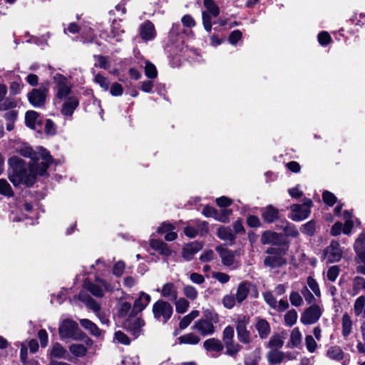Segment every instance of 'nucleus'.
<instances>
[{
	"mask_svg": "<svg viewBox=\"0 0 365 365\" xmlns=\"http://www.w3.org/2000/svg\"><path fill=\"white\" fill-rule=\"evenodd\" d=\"M307 284L317 297H320L321 292L319 284L312 277L309 276L307 277Z\"/></svg>",
	"mask_w": 365,
	"mask_h": 365,
	"instance_id": "nucleus-53",
	"label": "nucleus"
},
{
	"mask_svg": "<svg viewBox=\"0 0 365 365\" xmlns=\"http://www.w3.org/2000/svg\"><path fill=\"white\" fill-rule=\"evenodd\" d=\"M175 301V309L178 313L183 314L187 312V310L189 307L190 303L186 299L181 297V298H179L178 299H177Z\"/></svg>",
	"mask_w": 365,
	"mask_h": 365,
	"instance_id": "nucleus-44",
	"label": "nucleus"
},
{
	"mask_svg": "<svg viewBox=\"0 0 365 365\" xmlns=\"http://www.w3.org/2000/svg\"><path fill=\"white\" fill-rule=\"evenodd\" d=\"M14 147L16 153L24 157L31 158L34 163L41 160L39 164L41 165L40 171L38 172L41 178L47 176V169L53 162L49 151L43 147H37L36 150H34L26 143H21L20 142L16 143Z\"/></svg>",
	"mask_w": 365,
	"mask_h": 365,
	"instance_id": "nucleus-2",
	"label": "nucleus"
},
{
	"mask_svg": "<svg viewBox=\"0 0 365 365\" xmlns=\"http://www.w3.org/2000/svg\"><path fill=\"white\" fill-rule=\"evenodd\" d=\"M322 314V309L318 304H312L302 314L300 322L305 325L314 324L319 319Z\"/></svg>",
	"mask_w": 365,
	"mask_h": 365,
	"instance_id": "nucleus-10",
	"label": "nucleus"
},
{
	"mask_svg": "<svg viewBox=\"0 0 365 365\" xmlns=\"http://www.w3.org/2000/svg\"><path fill=\"white\" fill-rule=\"evenodd\" d=\"M66 350L59 343H56L53 345L51 351V358H65Z\"/></svg>",
	"mask_w": 365,
	"mask_h": 365,
	"instance_id": "nucleus-41",
	"label": "nucleus"
},
{
	"mask_svg": "<svg viewBox=\"0 0 365 365\" xmlns=\"http://www.w3.org/2000/svg\"><path fill=\"white\" fill-rule=\"evenodd\" d=\"M356 257L361 262H365V232L360 234L354 245Z\"/></svg>",
	"mask_w": 365,
	"mask_h": 365,
	"instance_id": "nucleus-22",
	"label": "nucleus"
},
{
	"mask_svg": "<svg viewBox=\"0 0 365 365\" xmlns=\"http://www.w3.org/2000/svg\"><path fill=\"white\" fill-rule=\"evenodd\" d=\"M289 301L292 306L301 307L304 304L302 295L297 291H292L289 294Z\"/></svg>",
	"mask_w": 365,
	"mask_h": 365,
	"instance_id": "nucleus-48",
	"label": "nucleus"
},
{
	"mask_svg": "<svg viewBox=\"0 0 365 365\" xmlns=\"http://www.w3.org/2000/svg\"><path fill=\"white\" fill-rule=\"evenodd\" d=\"M48 92L46 87L34 88L28 93V100L34 107L41 108L45 105Z\"/></svg>",
	"mask_w": 365,
	"mask_h": 365,
	"instance_id": "nucleus-11",
	"label": "nucleus"
},
{
	"mask_svg": "<svg viewBox=\"0 0 365 365\" xmlns=\"http://www.w3.org/2000/svg\"><path fill=\"white\" fill-rule=\"evenodd\" d=\"M202 314L205 320H208L212 324H217L220 322L219 314L212 309H202Z\"/></svg>",
	"mask_w": 365,
	"mask_h": 365,
	"instance_id": "nucleus-40",
	"label": "nucleus"
},
{
	"mask_svg": "<svg viewBox=\"0 0 365 365\" xmlns=\"http://www.w3.org/2000/svg\"><path fill=\"white\" fill-rule=\"evenodd\" d=\"M150 245L152 249L158 251L162 255L170 256L171 255V250L168 245L161 240L152 239L150 241Z\"/></svg>",
	"mask_w": 365,
	"mask_h": 365,
	"instance_id": "nucleus-27",
	"label": "nucleus"
},
{
	"mask_svg": "<svg viewBox=\"0 0 365 365\" xmlns=\"http://www.w3.org/2000/svg\"><path fill=\"white\" fill-rule=\"evenodd\" d=\"M145 324V322L141 317L130 314L123 322V327L136 339L143 334Z\"/></svg>",
	"mask_w": 365,
	"mask_h": 365,
	"instance_id": "nucleus-7",
	"label": "nucleus"
},
{
	"mask_svg": "<svg viewBox=\"0 0 365 365\" xmlns=\"http://www.w3.org/2000/svg\"><path fill=\"white\" fill-rule=\"evenodd\" d=\"M151 297L149 294L142 292L140 297L135 301L133 307L131 309L130 314H137L141 312L149 304Z\"/></svg>",
	"mask_w": 365,
	"mask_h": 365,
	"instance_id": "nucleus-20",
	"label": "nucleus"
},
{
	"mask_svg": "<svg viewBox=\"0 0 365 365\" xmlns=\"http://www.w3.org/2000/svg\"><path fill=\"white\" fill-rule=\"evenodd\" d=\"M217 237L222 240H229L233 242L235 239V235L228 227H220L217 232Z\"/></svg>",
	"mask_w": 365,
	"mask_h": 365,
	"instance_id": "nucleus-35",
	"label": "nucleus"
},
{
	"mask_svg": "<svg viewBox=\"0 0 365 365\" xmlns=\"http://www.w3.org/2000/svg\"><path fill=\"white\" fill-rule=\"evenodd\" d=\"M84 287L96 297H102L103 296L102 288L89 280H85Z\"/></svg>",
	"mask_w": 365,
	"mask_h": 365,
	"instance_id": "nucleus-36",
	"label": "nucleus"
},
{
	"mask_svg": "<svg viewBox=\"0 0 365 365\" xmlns=\"http://www.w3.org/2000/svg\"><path fill=\"white\" fill-rule=\"evenodd\" d=\"M312 205V201L306 197L303 199V203L302 205H292L290 207V218L294 221H302L307 218L311 213V207Z\"/></svg>",
	"mask_w": 365,
	"mask_h": 365,
	"instance_id": "nucleus-8",
	"label": "nucleus"
},
{
	"mask_svg": "<svg viewBox=\"0 0 365 365\" xmlns=\"http://www.w3.org/2000/svg\"><path fill=\"white\" fill-rule=\"evenodd\" d=\"M286 226L284 227V232L285 235L297 237L299 235V232L294 225L289 224L287 221L285 222Z\"/></svg>",
	"mask_w": 365,
	"mask_h": 365,
	"instance_id": "nucleus-56",
	"label": "nucleus"
},
{
	"mask_svg": "<svg viewBox=\"0 0 365 365\" xmlns=\"http://www.w3.org/2000/svg\"><path fill=\"white\" fill-rule=\"evenodd\" d=\"M200 315L198 310H192L190 313L183 317L179 323V327L180 329H185L192 322V321L197 318Z\"/></svg>",
	"mask_w": 365,
	"mask_h": 365,
	"instance_id": "nucleus-37",
	"label": "nucleus"
},
{
	"mask_svg": "<svg viewBox=\"0 0 365 365\" xmlns=\"http://www.w3.org/2000/svg\"><path fill=\"white\" fill-rule=\"evenodd\" d=\"M255 328L261 339H266L269 335L271 328L268 322L264 319H259L255 324Z\"/></svg>",
	"mask_w": 365,
	"mask_h": 365,
	"instance_id": "nucleus-28",
	"label": "nucleus"
},
{
	"mask_svg": "<svg viewBox=\"0 0 365 365\" xmlns=\"http://www.w3.org/2000/svg\"><path fill=\"white\" fill-rule=\"evenodd\" d=\"M145 74L148 78H155L158 76L156 67L148 61H145Z\"/></svg>",
	"mask_w": 365,
	"mask_h": 365,
	"instance_id": "nucleus-46",
	"label": "nucleus"
},
{
	"mask_svg": "<svg viewBox=\"0 0 365 365\" xmlns=\"http://www.w3.org/2000/svg\"><path fill=\"white\" fill-rule=\"evenodd\" d=\"M327 356L333 360L340 361L344 358V352L338 346H333L328 349Z\"/></svg>",
	"mask_w": 365,
	"mask_h": 365,
	"instance_id": "nucleus-38",
	"label": "nucleus"
},
{
	"mask_svg": "<svg viewBox=\"0 0 365 365\" xmlns=\"http://www.w3.org/2000/svg\"><path fill=\"white\" fill-rule=\"evenodd\" d=\"M115 339L123 345H129L130 344V339L129 337L123 331H118L115 333Z\"/></svg>",
	"mask_w": 365,
	"mask_h": 365,
	"instance_id": "nucleus-61",
	"label": "nucleus"
},
{
	"mask_svg": "<svg viewBox=\"0 0 365 365\" xmlns=\"http://www.w3.org/2000/svg\"><path fill=\"white\" fill-rule=\"evenodd\" d=\"M250 283L247 282H243L238 285L236 293V300L239 303L242 302L247 298L250 292Z\"/></svg>",
	"mask_w": 365,
	"mask_h": 365,
	"instance_id": "nucleus-29",
	"label": "nucleus"
},
{
	"mask_svg": "<svg viewBox=\"0 0 365 365\" xmlns=\"http://www.w3.org/2000/svg\"><path fill=\"white\" fill-rule=\"evenodd\" d=\"M322 199L324 202L329 205L332 206L336 201L335 195L329 191H324L322 194Z\"/></svg>",
	"mask_w": 365,
	"mask_h": 365,
	"instance_id": "nucleus-62",
	"label": "nucleus"
},
{
	"mask_svg": "<svg viewBox=\"0 0 365 365\" xmlns=\"http://www.w3.org/2000/svg\"><path fill=\"white\" fill-rule=\"evenodd\" d=\"M364 308H365V297L361 296V297H358L354 302V311L356 316H357V317L359 316L363 312V311H364Z\"/></svg>",
	"mask_w": 365,
	"mask_h": 365,
	"instance_id": "nucleus-47",
	"label": "nucleus"
},
{
	"mask_svg": "<svg viewBox=\"0 0 365 365\" xmlns=\"http://www.w3.org/2000/svg\"><path fill=\"white\" fill-rule=\"evenodd\" d=\"M361 331L364 342H358L356 349L360 354H364L365 353V321L361 325Z\"/></svg>",
	"mask_w": 365,
	"mask_h": 365,
	"instance_id": "nucleus-64",
	"label": "nucleus"
},
{
	"mask_svg": "<svg viewBox=\"0 0 365 365\" xmlns=\"http://www.w3.org/2000/svg\"><path fill=\"white\" fill-rule=\"evenodd\" d=\"M94 81L96 83L98 84L100 87L105 91L108 90L110 81L106 77L102 76L101 74H97L94 78Z\"/></svg>",
	"mask_w": 365,
	"mask_h": 365,
	"instance_id": "nucleus-50",
	"label": "nucleus"
},
{
	"mask_svg": "<svg viewBox=\"0 0 365 365\" xmlns=\"http://www.w3.org/2000/svg\"><path fill=\"white\" fill-rule=\"evenodd\" d=\"M249 323V318L242 316L238 318L236 324V331L238 340L243 344H249L251 342V334L247 329Z\"/></svg>",
	"mask_w": 365,
	"mask_h": 365,
	"instance_id": "nucleus-12",
	"label": "nucleus"
},
{
	"mask_svg": "<svg viewBox=\"0 0 365 365\" xmlns=\"http://www.w3.org/2000/svg\"><path fill=\"white\" fill-rule=\"evenodd\" d=\"M192 329L196 330L202 336L212 335L215 331L214 324L203 319L196 321Z\"/></svg>",
	"mask_w": 365,
	"mask_h": 365,
	"instance_id": "nucleus-14",
	"label": "nucleus"
},
{
	"mask_svg": "<svg viewBox=\"0 0 365 365\" xmlns=\"http://www.w3.org/2000/svg\"><path fill=\"white\" fill-rule=\"evenodd\" d=\"M181 27L180 24H173L170 33L169 38L173 43H178L180 38Z\"/></svg>",
	"mask_w": 365,
	"mask_h": 365,
	"instance_id": "nucleus-43",
	"label": "nucleus"
},
{
	"mask_svg": "<svg viewBox=\"0 0 365 365\" xmlns=\"http://www.w3.org/2000/svg\"><path fill=\"white\" fill-rule=\"evenodd\" d=\"M261 216L264 222L272 223L279 218V210L272 205H269L261 209Z\"/></svg>",
	"mask_w": 365,
	"mask_h": 365,
	"instance_id": "nucleus-19",
	"label": "nucleus"
},
{
	"mask_svg": "<svg viewBox=\"0 0 365 365\" xmlns=\"http://www.w3.org/2000/svg\"><path fill=\"white\" fill-rule=\"evenodd\" d=\"M223 344L226 348V354L232 357H235L242 349L241 345L234 341L226 342Z\"/></svg>",
	"mask_w": 365,
	"mask_h": 365,
	"instance_id": "nucleus-39",
	"label": "nucleus"
},
{
	"mask_svg": "<svg viewBox=\"0 0 365 365\" xmlns=\"http://www.w3.org/2000/svg\"><path fill=\"white\" fill-rule=\"evenodd\" d=\"M203 6L205 10L202 11V23L205 29L210 32L212 29V19L220 14V9L214 0H204Z\"/></svg>",
	"mask_w": 365,
	"mask_h": 365,
	"instance_id": "nucleus-6",
	"label": "nucleus"
},
{
	"mask_svg": "<svg viewBox=\"0 0 365 365\" xmlns=\"http://www.w3.org/2000/svg\"><path fill=\"white\" fill-rule=\"evenodd\" d=\"M267 357L271 364H279L285 358V354L279 349L269 350L267 354Z\"/></svg>",
	"mask_w": 365,
	"mask_h": 365,
	"instance_id": "nucleus-32",
	"label": "nucleus"
},
{
	"mask_svg": "<svg viewBox=\"0 0 365 365\" xmlns=\"http://www.w3.org/2000/svg\"><path fill=\"white\" fill-rule=\"evenodd\" d=\"M300 292L307 304H310L314 302L315 298L313 294L308 289V287L304 286Z\"/></svg>",
	"mask_w": 365,
	"mask_h": 365,
	"instance_id": "nucleus-59",
	"label": "nucleus"
},
{
	"mask_svg": "<svg viewBox=\"0 0 365 365\" xmlns=\"http://www.w3.org/2000/svg\"><path fill=\"white\" fill-rule=\"evenodd\" d=\"M152 311L154 318L163 324L167 323L173 314L171 304L163 299L155 302L153 305Z\"/></svg>",
	"mask_w": 365,
	"mask_h": 365,
	"instance_id": "nucleus-4",
	"label": "nucleus"
},
{
	"mask_svg": "<svg viewBox=\"0 0 365 365\" xmlns=\"http://www.w3.org/2000/svg\"><path fill=\"white\" fill-rule=\"evenodd\" d=\"M70 351L76 356H84L87 353V349L83 344H72L69 347Z\"/></svg>",
	"mask_w": 365,
	"mask_h": 365,
	"instance_id": "nucleus-45",
	"label": "nucleus"
},
{
	"mask_svg": "<svg viewBox=\"0 0 365 365\" xmlns=\"http://www.w3.org/2000/svg\"><path fill=\"white\" fill-rule=\"evenodd\" d=\"M79 104V101L76 96H69L65 98L62 105L61 114L65 116L71 117L74 110L76 109Z\"/></svg>",
	"mask_w": 365,
	"mask_h": 365,
	"instance_id": "nucleus-16",
	"label": "nucleus"
},
{
	"mask_svg": "<svg viewBox=\"0 0 365 365\" xmlns=\"http://www.w3.org/2000/svg\"><path fill=\"white\" fill-rule=\"evenodd\" d=\"M58 333L62 339H79L82 334L78 324L69 319H64L58 327Z\"/></svg>",
	"mask_w": 365,
	"mask_h": 365,
	"instance_id": "nucleus-5",
	"label": "nucleus"
},
{
	"mask_svg": "<svg viewBox=\"0 0 365 365\" xmlns=\"http://www.w3.org/2000/svg\"><path fill=\"white\" fill-rule=\"evenodd\" d=\"M25 123L26 126L35 130L41 125V118L37 112L29 110L25 115Z\"/></svg>",
	"mask_w": 365,
	"mask_h": 365,
	"instance_id": "nucleus-23",
	"label": "nucleus"
},
{
	"mask_svg": "<svg viewBox=\"0 0 365 365\" xmlns=\"http://www.w3.org/2000/svg\"><path fill=\"white\" fill-rule=\"evenodd\" d=\"M305 344H306V347H307V350L311 353L314 352L317 347V344L316 341L314 340L313 336L311 335L306 336Z\"/></svg>",
	"mask_w": 365,
	"mask_h": 365,
	"instance_id": "nucleus-58",
	"label": "nucleus"
},
{
	"mask_svg": "<svg viewBox=\"0 0 365 365\" xmlns=\"http://www.w3.org/2000/svg\"><path fill=\"white\" fill-rule=\"evenodd\" d=\"M342 250L339 242L332 240L324 250V258L329 263L339 262L342 257Z\"/></svg>",
	"mask_w": 365,
	"mask_h": 365,
	"instance_id": "nucleus-13",
	"label": "nucleus"
},
{
	"mask_svg": "<svg viewBox=\"0 0 365 365\" xmlns=\"http://www.w3.org/2000/svg\"><path fill=\"white\" fill-rule=\"evenodd\" d=\"M54 93L55 97L63 100L71 96V85L68 80L61 74H56L54 78Z\"/></svg>",
	"mask_w": 365,
	"mask_h": 365,
	"instance_id": "nucleus-9",
	"label": "nucleus"
},
{
	"mask_svg": "<svg viewBox=\"0 0 365 365\" xmlns=\"http://www.w3.org/2000/svg\"><path fill=\"white\" fill-rule=\"evenodd\" d=\"M284 345V341L281 338L279 334H275L271 337L269 339L267 347L270 349V350L273 349H279Z\"/></svg>",
	"mask_w": 365,
	"mask_h": 365,
	"instance_id": "nucleus-42",
	"label": "nucleus"
},
{
	"mask_svg": "<svg viewBox=\"0 0 365 365\" xmlns=\"http://www.w3.org/2000/svg\"><path fill=\"white\" fill-rule=\"evenodd\" d=\"M8 175L11 182H30L41 177L38 172L41 167L38 163L29 166L23 159L13 156L8 160Z\"/></svg>",
	"mask_w": 365,
	"mask_h": 365,
	"instance_id": "nucleus-1",
	"label": "nucleus"
},
{
	"mask_svg": "<svg viewBox=\"0 0 365 365\" xmlns=\"http://www.w3.org/2000/svg\"><path fill=\"white\" fill-rule=\"evenodd\" d=\"M178 339L180 344L195 345L200 341V336L192 332L180 336Z\"/></svg>",
	"mask_w": 365,
	"mask_h": 365,
	"instance_id": "nucleus-33",
	"label": "nucleus"
},
{
	"mask_svg": "<svg viewBox=\"0 0 365 365\" xmlns=\"http://www.w3.org/2000/svg\"><path fill=\"white\" fill-rule=\"evenodd\" d=\"M268 255L264 259V265L270 269H274L285 265L287 262L285 255L287 248L268 247L266 250Z\"/></svg>",
	"mask_w": 365,
	"mask_h": 365,
	"instance_id": "nucleus-3",
	"label": "nucleus"
},
{
	"mask_svg": "<svg viewBox=\"0 0 365 365\" xmlns=\"http://www.w3.org/2000/svg\"><path fill=\"white\" fill-rule=\"evenodd\" d=\"M203 347L207 351L220 353L224 349V344L217 338H210L203 342Z\"/></svg>",
	"mask_w": 365,
	"mask_h": 365,
	"instance_id": "nucleus-24",
	"label": "nucleus"
},
{
	"mask_svg": "<svg viewBox=\"0 0 365 365\" xmlns=\"http://www.w3.org/2000/svg\"><path fill=\"white\" fill-rule=\"evenodd\" d=\"M140 38L145 41H152L156 36V31L154 24L150 21H144L139 28Z\"/></svg>",
	"mask_w": 365,
	"mask_h": 365,
	"instance_id": "nucleus-15",
	"label": "nucleus"
},
{
	"mask_svg": "<svg viewBox=\"0 0 365 365\" xmlns=\"http://www.w3.org/2000/svg\"><path fill=\"white\" fill-rule=\"evenodd\" d=\"M234 329L231 326H227L222 331V341L223 343L234 341Z\"/></svg>",
	"mask_w": 365,
	"mask_h": 365,
	"instance_id": "nucleus-54",
	"label": "nucleus"
},
{
	"mask_svg": "<svg viewBox=\"0 0 365 365\" xmlns=\"http://www.w3.org/2000/svg\"><path fill=\"white\" fill-rule=\"evenodd\" d=\"M203 244L197 241L185 245L183 247L182 252L183 259L186 261L191 260L193 258V256L201 250Z\"/></svg>",
	"mask_w": 365,
	"mask_h": 365,
	"instance_id": "nucleus-18",
	"label": "nucleus"
},
{
	"mask_svg": "<svg viewBox=\"0 0 365 365\" xmlns=\"http://www.w3.org/2000/svg\"><path fill=\"white\" fill-rule=\"evenodd\" d=\"M183 294L190 300H195L198 296L197 289L191 285H185L183 287Z\"/></svg>",
	"mask_w": 365,
	"mask_h": 365,
	"instance_id": "nucleus-52",
	"label": "nucleus"
},
{
	"mask_svg": "<svg viewBox=\"0 0 365 365\" xmlns=\"http://www.w3.org/2000/svg\"><path fill=\"white\" fill-rule=\"evenodd\" d=\"M282 240V235L273 232L271 230H266L264 232H262L261 236V243L262 245H279Z\"/></svg>",
	"mask_w": 365,
	"mask_h": 365,
	"instance_id": "nucleus-21",
	"label": "nucleus"
},
{
	"mask_svg": "<svg viewBox=\"0 0 365 365\" xmlns=\"http://www.w3.org/2000/svg\"><path fill=\"white\" fill-rule=\"evenodd\" d=\"M161 295L170 300H176L178 298V291L175 284L172 282L165 284L162 287Z\"/></svg>",
	"mask_w": 365,
	"mask_h": 365,
	"instance_id": "nucleus-26",
	"label": "nucleus"
},
{
	"mask_svg": "<svg viewBox=\"0 0 365 365\" xmlns=\"http://www.w3.org/2000/svg\"><path fill=\"white\" fill-rule=\"evenodd\" d=\"M297 319V312L295 309L288 311L284 315V322L287 326H293Z\"/></svg>",
	"mask_w": 365,
	"mask_h": 365,
	"instance_id": "nucleus-49",
	"label": "nucleus"
},
{
	"mask_svg": "<svg viewBox=\"0 0 365 365\" xmlns=\"http://www.w3.org/2000/svg\"><path fill=\"white\" fill-rule=\"evenodd\" d=\"M318 41L320 45L325 46L331 41V37L327 31H321L318 34Z\"/></svg>",
	"mask_w": 365,
	"mask_h": 365,
	"instance_id": "nucleus-60",
	"label": "nucleus"
},
{
	"mask_svg": "<svg viewBox=\"0 0 365 365\" xmlns=\"http://www.w3.org/2000/svg\"><path fill=\"white\" fill-rule=\"evenodd\" d=\"M353 289L356 292L365 289V279L361 277H356L354 279Z\"/></svg>",
	"mask_w": 365,
	"mask_h": 365,
	"instance_id": "nucleus-63",
	"label": "nucleus"
},
{
	"mask_svg": "<svg viewBox=\"0 0 365 365\" xmlns=\"http://www.w3.org/2000/svg\"><path fill=\"white\" fill-rule=\"evenodd\" d=\"M79 299L88 309H91L97 317H100L101 306L96 300L91 298L89 295L82 293H80Z\"/></svg>",
	"mask_w": 365,
	"mask_h": 365,
	"instance_id": "nucleus-25",
	"label": "nucleus"
},
{
	"mask_svg": "<svg viewBox=\"0 0 365 365\" xmlns=\"http://www.w3.org/2000/svg\"><path fill=\"white\" fill-rule=\"evenodd\" d=\"M315 229H316L315 222L313 220H311L302 225L301 231L304 234H306L309 236H312V235H314V234L315 232Z\"/></svg>",
	"mask_w": 365,
	"mask_h": 365,
	"instance_id": "nucleus-55",
	"label": "nucleus"
},
{
	"mask_svg": "<svg viewBox=\"0 0 365 365\" xmlns=\"http://www.w3.org/2000/svg\"><path fill=\"white\" fill-rule=\"evenodd\" d=\"M131 309V305L128 302H122L119 305L118 315L119 317H125Z\"/></svg>",
	"mask_w": 365,
	"mask_h": 365,
	"instance_id": "nucleus-57",
	"label": "nucleus"
},
{
	"mask_svg": "<svg viewBox=\"0 0 365 365\" xmlns=\"http://www.w3.org/2000/svg\"><path fill=\"white\" fill-rule=\"evenodd\" d=\"M290 341L293 346H298L302 341V334L298 328H294L290 334Z\"/></svg>",
	"mask_w": 365,
	"mask_h": 365,
	"instance_id": "nucleus-51",
	"label": "nucleus"
},
{
	"mask_svg": "<svg viewBox=\"0 0 365 365\" xmlns=\"http://www.w3.org/2000/svg\"><path fill=\"white\" fill-rule=\"evenodd\" d=\"M353 323L350 316L345 313L341 318V334L344 337H347L352 331Z\"/></svg>",
	"mask_w": 365,
	"mask_h": 365,
	"instance_id": "nucleus-30",
	"label": "nucleus"
},
{
	"mask_svg": "<svg viewBox=\"0 0 365 365\" xmlns=\"http://www.w3.org/2000/svg\"><path fill=\"white\" fill-rule=\"evenodd\" d=\"M216 251L218 252L223 265L230 267L234 264L236 252L228 250L222 245L217 246Z\"/></svg>",
	"mask_w": 365,
	"mask_h": 365,
	"instance_id": "nucleus-17",
	"label": "nucleus"
},
{
	"mask_svg": "<svg viewBox=\"0 0 365 365\" xmlns=\"http://www.w3.org/2000/svg\"><path fill=\"white\" fill-rule=\"evenodd\" d=\"M81 325L86 330H88L91 334L98 336L101 334V331L98 329L97 325L89 319H80Z\"/></svg>",
	"mask_w": 365,
	"mask_h": 365,
	"instance_id": "nucleus-31",
	"label": "nucleus"
},
{
	"mask_svg": "<svg viewBox=\"0 0 365 365\" xmlns=\"http://www.w3.org/2000/svg\"><path fill=\"white\" fill-rule=\"evenodd\" d=\"M124 34V30L122 29V26L120 21H113L110 28V38L115 39L119 41L121 40V36Z\"/></svg>",
	"mask_w": 365,
	"mask_h": 365,
	"instance_id": "nucleus-34",
	"label": "nucleus"
}]
</instances>
